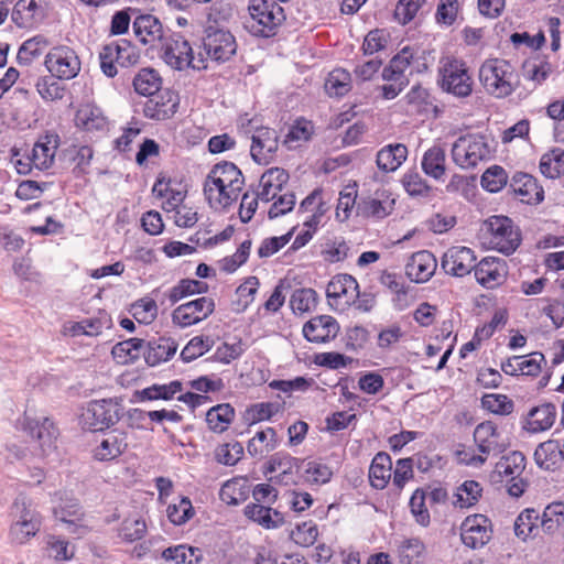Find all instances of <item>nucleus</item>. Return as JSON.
Listing matches in <instances>:
<instances>
[{
	"label": "nucleus",
	"mask_w": 564,
	"mask_h": 564,
	"mask_svg": "<svg viewBox=\"0 0 564 564\" xmlns=\"http://www.w3.org/2000/svg\"><path fill=\"white\" fill-rule=\"evenodd\" d=\"M248 11L243 26L258 37L274 36L285 20L283 8L274 0H250Z\"/></svg>",
	"instance_id": "2"
},
{
	"label": "nucleus",
	"mask_w": 564,
	"mask_h": 564,
	"mask_svg": "<svg viewBox=\"0 0 564 564\" xmlns=\"http://www.w3.org/2000/svg\"><path fill=\"white\" fill-rule=\"evenodd\" d=\"M539 512L534 509H525L514 521V533L518 538L525 540L538 529Z\"/></svg>",
	"instance_id": "54"
},
{
	"label": "nucleus",
	"mask_w": 564,
	"mask_h": 564,
	"mask_svg": "<svg viewBox=\"0 0 564 564\" xmlns=\"http://www.w3.org/2000/svg\"><path fill=\"white\" fill-rule=\"evenodd\" d=\"M123 415L121 403L115 399L93 400L87 403L80 415L84 429L104 431L115 425Z\"/></svg>",
	"instance_id": "6"
},
{
	"label": "nucleus",
	"mask_w": 564,
	"mask_h": 564,
	"mask_svg": "<svg viewBox=\"0 0 564 564\" xmlns=\"http://www.w3.org/2000/svg\"><path fill=\"white\" fill-rule=\"evenodd\" d=\"M133 31L142 44L154 45L156 41L163 40L162 24L152 14L137 17L133 21Z\"/></svg>",
	"instance_id": "31"
},
{
	"label": "nucleus",
	"mask_w": 564,
	"mask_h": 564,
	"mask_svg": "<svg viewBox=\"0 0 564 564\" xmlns=\"http://www.w3.org/2000/svg\"><path fill=\"white\" fill-rule=\"evenodd\" d=\"M12 514L10 540L15 544H24L40 531L42 518L34 508L20 500L14 502Z\"/></svg>",
	"instance_id": "9"
},
{
	"label": "nucleus",
	"mask_w": 564,
	"mask_h": 564,
	"mask_svg": "<svg viewBox=\"0 0 564 564\" xmlns=\"http://www.w3.org/2000/svg\"><path fill=\"white\" fill-rule=\"evenodd\" d=\"M48 556L55 561H68L75 554V549L61 536L48 535L46 540Z\"/></svg>",
	"instance_id": "58"
},
{
	"label": "nucleus",
	"mask_w": 564,
	"mask_h": 564,
	"mask_svg": "<svg viewBox=\"0 0 564 564\" xmlns=\"http://www.w3.org/2000/svg\"><path fill=\"white\" fill-rule=\"evenodd\" d=\"M203 48L212 61L226 62L236 53L237 43L229 31L209 26L205 31Z\"/></svg>",
	"instance_id": "12"
},
{
	"label": "nucleus",
	"mask_w": 564,
	"mask_h": 564,
	"mask_svg": "<svg viewBox=\"0 0 564 564\" xmlns=\"http://www.w3.org/2000/svg\"><path fill=\"white\" fill-rule=\"evenodd\" d=\"M145 341L140 338H129L116 344L112 348L113 358L120 364L134 362L144 351Z\"/></svg>",
	"instance_id": "41"
},
{
	"label": "nucleus",
	"mask_w": 564,
	"mask_h": 564,
	"mask_svg": "<svg viewBox=\"0 0 564 564\" xmlns=\"http://www.w3.org/2000/svg\"><path fill=\"white\" fill-rule=\"evenodd\" d=\"M424 173L434 180H441L445 174V152L438 147L430 148L422 158Z\"/></svg>",
	"instance_id": "44"
},
{
	"label": "nucleus",
	"mask_w": 564,
	"mask_h": 564,
	"mask_svg": "<svg viewBox=\"0 0 564 564\" xmlns=\"http://www.w3.org/2000/svg\"><path fill=\"white\" fill-rule=\"evenodd\" d=\"M475 261L474 250L464 246H455L443 254L441 267L447 274L463 278L475 269Z\"/></svg>",
	"instance_id": "15"
},
{
	"label": "nucleus",
	"mask_w": 564,
	"mask_h": 564,
	"mask_svg": "<svg viewBox=\"0 0 564 564\" xmlns=\"http://www.w3.org/2000/svg\"><path fill=\"white\" fill-rule=\"evenodd\" d=\"M249 492L250 487L246 478H232L221 486L219 498L227 505L237 506L247 500Z\"/></svg>",
	"instance_id": "37"
},
{
	"label": "nucleus",
	"mask_w": 564,
	"mask_h": 564,
	"mask_svg": "<svg viewBox=\"0 0 564 564\" xmlns=\"http://www.w3.org/2000/svg\"><path fill=\"white\" fill-rule=\"evenodd\" d=\"M47 46V40L42 35H36L23 42L18 52V62L29 65L34 58L39 57Z\"/></svg>",
	"instance_id": "51"
},
{
	"label": "nucleus",
	"mask_w": 564,
	"mask_h": 564,
	"mask_svg": "<svg viewBox=\"0 0 564 564\" xmlns=\"http://www.w3.org/2000/svg\"><path fill=\"white\" fill-rule=\"evenodd\" d=\"M317 305V293L313 289H297L290 299V306L295 314L311 312Z\"/></svg>",
	"instance_id": "50"
},
{
	"label": "nucleus",
	"mask_w": 564,
	"mask_h": 564,
	"mask_svg": "<svg viewBox=\"0 0 564 564\" xmlns=\"http://www.w3.org/2000/svg\"><path fill=\"white\" fill-rule=\"evenodd\" d=\"M245 516L267 530L278 529L285 522L284 514L262 503H249L245 507Z\"/></svg>",
	"instance_id": "28"
},
{
	"label": "nucleus",
	"mask_w": 564,
	"mask_h": 564,
	"mask_svg": "<svg viewBox=\"0 0 564 564\" xmlns=\"http://www.w3.org/2000/svg\"><path fill=\"white\" fill-rule=\"evenodd\" d=\"M351 89V75L343 68H336L328 74L325 90L329 96L341 97Z\"/></svg>",
	"instance_id": "47"
},
{
	"label": "nucleus",
	"mask_w": 564,
	"mask_h": 564,
	"mask_svg": "<svg viewBox=\"0 0 564 564\" xmlns=\"http://www.w3.org/2000/svg\"><path fill=\"white\" fill-rule=\"evenodd\" d=\"M182 391V382L178 380L165 384H153L139 392L141 401L171 400Z\"/></svg>",
	"instance_id": "48"
},
{
	"label": "nucleus",
	"mask_w": 564,
	"mask_h": 564,
	"mask_svg": "<svg viewBox=\"0 0 564 564\" xmlns=\"http://www.w3.org/2000/svg\"><path fill=\"white\" fill-rule=\"evenodd\" d=\"M474 441L478 451L486 456L500 454L508 446L501 433L491 421L482 422L476 426Z\"/></svg>",
	"instance_id": "20"
},
{
	"label": "nucleus",
	"mask_w": 564,
	"mask_h": 564,
	"mask_svg": "<svg viewBox=\"0 0 564 564\" xmlns=\"http://www.w3.org/2000/svg\"><path fill=\"white\" fill-rule=\"evenodd\" d=\"M236 412L231 404L220 403L212 406L206 412V424L214 433H224L235 419Z\"/></svg>",
	"instance_id": "36"
},
{
	"label": "nucleus",
	"mask_w": 564,
	"mask_h": 564,
	"mask_svg": "<svg viewBox=\"0 0 564 564\" xmlns=\"http://www.w3.org/2000/svg\"><path fill=\"white\" fill-rule=\"evenodd\" d=\"M564 458L561 445L556 440L541 443L534 452L536 465L545 470H554Z\"/></svg>",
	"instance_id": "34"
},
{
	"label": "nucleus",
	"mask_w": 564,
	"mask_h": 564,
	"mask_svg": "<svg viewBox=\"0 0 564 564\" xmlns=\"http://www.w3.org/2000/svg\"><path fill=\"white\" fill-rule=\"evenodd\" d=\"M44 64L53 77L63 80L75 78L82 67L75 50L66 45H57L51 48L45 56Z\"/></svg>",
	"instance_id": "11"
},
{
	"label": "nucleus",
	"mask_w": 564,
	"mask_h": 564,
	"mask_svg": "<svg viewBox=\"0 0 564 564\" xmlns=\"http://www.w3.org/2000/svg\"><path fill=\"white\" fill-rule=\"evenodd\" d=\"M480 183L484 189L497 193L506 185L507 173L501 166H490L482 174Z\"/></svg>",
	"instance_id": "62"
},
{
	"label": "nucleus",
	"mask_w": 564,
	"mask_h": 564,
	"mask_svg": "<svg viewBox=\"0 0 564 564\" xmlns=\"http://www.w3.org/2000/svg\"><path fill=\"white\" fill-rule=\"evenodd\" d=\"M207 289L208 285L205 282L183 279L170 290L169 300L175 304L188 295L205 293Z\"/></svg>",
	"instance_id": "49"
},
{
	"label": "nucleus",
	"mask_w": 564,
	"mask_h": 564,
	"mask_svg": "<svg viewBox=\"0 0 564 564\" xmlns=\"http://www.w3.org/2000/svg\"><path fill=\"white\" fill-rule=\"evenodd\" d=\"M556 409L551 403L539 405L531 410L529 415V430L533 433L549 430L555 421Z\"/></svg>",
	"instance_id": "43"
},
{
	"label": "nucleus",
	"mask_w": 564,
	"mask_h": 564,
	"mask_svg": "<svg viewBox=\"0 0 564 564\" xmlns=\"http://www.w3.org/2000/svg\"><path fill=\"white\" fill-rule=\"evenodd\" d=\"M408 158V148L402 143L384 145L377 153L376 163L382 172H394Z\"/></svg>",
	"instance_id": "32"
},
{
	"label": "nucleus",
	"mask_w": 564,
	"mask_h": 564,
	"mask_svg": "<svg viewBox=\"0 0 564 564\" xmlns=\"http://www.w3.org/2000/svg\"><path fill=\"white\" fill-rule=\"evenodd\" d=\"M177 343L170 337H159L147 341V349L143 351L148 366L155 367L169 361L177 351Z\"/></svg>",
	"instance_id": "27"
},
{
	"label": "nucleus",
	"mask_w": 564,
	"mask_h": 564,
	"mask_svg": "<svg viewBox=\"0 0 564 564\" xmlns=\"http://www.w3.org/2000/svg\"><path fill=\"white\" fill-rule=\"evenodd\" d=\"M169 520L175 525H182L194 516L192 501L182 497L177 503H171L166 509Z\"/></svg>",
	"instance_id": "56"
},
{
	"label": "nucleus",
	"mask_w": 564,
	"mask_h": 564,
	"mask_svg": "<svg viewBox=\"0 0 564 564\" xmlns=\"http://www.w3.org/2000/svg\"><path fill=\"white\" fill-rule=\"evenodd\" d=\"M41 18L40 7L35 0H19L12 12V20L20 28L30 26Z\"/></svg>",
	"instance_id": "45"
},
{
	"label": "nucleus",
	"mask_w": 564,
	"mask_h": 564,
	"mask_svg": "<svg viewBox=\"0 0 564 564\" xmlns=\"http://www.w3.org/2000/svg\"><path fill=\"white\" fill-rule=\"evenodd\" d=\"M25 429L39 442L43 457L50 456L56 449L57 430L48 417L42 420L25 417Z\"/></svg>",
	"instance_id": "22"
},
{
	"label": "nucleus",
	"mask_w": 564,
	"mask_h": 564,
	"mask_svg": "<svg viewBox=\"0 0 564 564\" xmlns=\"http://www.w3.org/2000/svg\"><path fill=\"white\" fill-rule=\"evenodd\" d=\"M161 57L166 65L176 70H183L188 67L199 70L207 67L202 54L199 53L195 57L188 41L177 33L162 40Z\"/></svg>",
	"instance_id": "4"
},
{
	"label": "nucleus",
	"mask_w": 564,
	"mask_h": 564,
	"mask_svg": "<svg viewBox=\"0 0 564 564\" xmlns=\"http://www.w3.org/2000/svg\"><path fill=\"white\" fill-rule=\"evenodd\" d=\"M389 43V33L383 29H375L365 36L361 50L364 55H373L386 50Z\"/></svg>",
	"instance_id": "61"
},
{
	"label": "nucleus",
	"mask_w": 564,
	"mask_h": 564,
	"mask_svg": "<svg viewBox=\"0 0 564 564\" xmlns=\"http://www.w3.org/2000/svg\"><path fill=\"white\" fill-rule=\"evenodd\" d=\"M474 274L481 286L491 290L506 281L508 265L501 258L485 257L475 265Z\"/></svg>",
	"instance_id": "16"
},
{
	"label": "nucleus",
	"mask_w": 564,
	"mask_h": 564,
	"mask_svg": "<svg viewBox=\"0 0 564 564\" xmlns=\"http://www.w3.org/2000/svg\"><path fill=\"white\" fill-rule=\"evenodd\" d=\"M215 311V301L202 296L178 305L172 313V322L182 327H189L209 317Z\"/></svg>",
	"instance_id": "13"
},
{
	"label": "nucleus",
	"mask_w": 564,
	"mask_h": 564,
	"mask_svg": "<svg viewBox=\"0 0 564 564\" xmlns=\"http://www.w3.org/2000/svg\"><path fill=\"white\" fill-rule=\"evenodd\" d=\"M180 105L178 95L171 89H162L143 105L144 117L152 120H166L174 116Z\"/></svg>",
	"instance_id": "17"
},
{
	"label": "nucleus",
	"mask_w": 564,
	"mask_h": 564,
	"mask_svg": "<svg viewBox=\"0 0 564 564\" xmlns=\"http://www.w3.org/2000/svg\"><path fill=\"white\" fill-rule=\"evenodd\" d=\"M128 447V433L120 429H115L102 434L94 448V458L99 462H110L121 456Z\"/></svg>",
	"instance_id": "18"
},
{
	"label": "nucleus",
	"mask_w": 564,
	"mask_h": 564,
	"mask_svg": "<svg viewBox=\"0 0 564 564\" xmlns=\"http://www.w3.org/2000/svg\"><path fill=\"white\" fill-rule=\"evenodd\" d=\"M131 314L137 322L141 324H150L158 316V305L153 299L143 297L131 306Z\"/></svg>",
	"instance_id": "57"
},
{
	"label": "nucleus",
	"mask_w": 564,
	"mask_h": 564,
	"mask_svg": "<svg viewBox=\"0 0 564 564\" xmlns=\"http://www.w3.org/2000/svg\"><path fill=\"white\" fill-rule=\"evenodd\" d=\"M479 80L485 90L496 97L510 96L518 84L513 66L506 59H487L479 68Z\"/></svg>",
	"instance_id": "3"
},
{
	"label": "nucleus",
	"mask_w": 564,
	"mask_h": 564,
	"mask_svg": "<svg viewBox=\"0 0 564 564\" xmlns=\"http://www.w3.org/2000/svg\"><path fill=\"white\" fill-rule=\"evenodd\" d=\"M394 205V199L383 192H377L375 197L365 199L360 205L361 212L365 216L373 217L377 219L388 216Z\"/></svg>",
	"instance_id": "39"
},
{
	"label": "nucleus",
	"mask_w": 564,
	"mask_h": 564,
	"mask_svg": "<svg viewBox=\"0 0 564 564\" xmlns=\"http://www.w3.org/2000/svg\"><path fill=\"white\" fill-rule=\"evenodd\" d=\"M491 521L484 514L468 516L460 525L462 542L469 549H481L491 540Z\"/></svg>",
	"instance_id": "14"
},
{
	"label": "nucleus",
	"mask_w": 564,
	"mask_h": 564,
	"mask_svg": "<svg viewBox=\"0 0 564 564\" xmlns=\"http://www.w3.org/2000/svg\"><path fill=\"white\" fill-rule=\"evenodd\" d=\"M279 444L276 432L272 427L259 431L249 441L247 451L252 457H262L274 451Z\"/></svg>",
	"instance_id": "38"
},
{
	"label": "nucleus",
	"mask_w": 564,
	"mask_h": 564,
	"mask_svg": "<svg viewBox=\"0 0 564 564\" xmlns=\"http://www.w3.org/2000/svg\"><path fill=\"white\" fill-rule=\"evenodd\" d=\"M525 468V457L521 452L514 451L502 456L496 464L492 478L495 481L514 480Z\"/></svg>",
	"instance_id": "29"
},
{
	"label": "nucleus",
	"mask_w": 564,
	"mask_h": 564,
	"mask_svg": "<svg viewBox=\"0 0 564 564\" xmlns=\"http://www.w3.org/2000/svg\"><path fill=\"white\" fill-rule=\"evenodd\" d=\"M55 518L68 525V532L83 535L86 528L78 524L83 513L78 501L74 498H67L54 508Z\"/></svg>",
	"instance_id": "30"
},
{
	"label": "nucleus",
	"mask_w": 564,
	"mask_h": 564,
	"mask_svg": "<svg viewBox=\"0 0 564 564\" xmlns=\"http://www.w3.org/2000/svg\"><path fill=\"white\" fill-rule=\"evenodd\" d=\"M214 340L209 337L195 336L181 351V359L184 362H191L196 358L203 356L205 352L212 349Z\"/></svg>",
	"instance_id": "53"
},
{
	"label": "nucleus",
	"mask_w": 564,
	"mask_h": 564,
	"mask_svg": "<svg viewBox=\"0 0 564 564\" xmlns=\"http://www.w3.org/2000/svg\"><path fill=\"white\" fill-rule=\"evenodd\" d=\"M481 495V487L475 480H466L458 488L456 492L455 505L460 508H468L474 506Z\"/></svg>",
	"instance_id": "55"
},
{
	"label": "nucleus",
	"mask_w": 564,
	"mask_h": 564,
	"mask_svg": "<svg viewBox=\"0 0 564 564\" xmlns=\"http://www.w3.org/2000/svg\"><path fill=\"white\" fill-rule=\"evenodd\" d=\"M250 154L254 162L268 164L279 147V137L274 129L258 128L252 134Z\"/></svg>",
	"instance_id": "19"
},
{
	"label": "nucleus",
	"mask_w": 564,
	"mask_h": 564,
	"mask_svg": "<svg viewBox=\"0 0 564 564\" xmlns=\"http://www.w3.org/2000/svg\"><path fill=\"white\" fill-rule=\"evenodd\" d=\"M339 326L329 315L313 317L303 326V335L311 343H327L337 336Z\"/></svg>",
	"instance_id": "24"
},
{
	"label": "nucleus",
	"mask_w": 564,
	"mask_h": 564,
	"mask_svg": "<svg viewBox=\"0 0 564 564\" xmlns=\"http://www.w3.org/2000/svg\"><path fill=\"white\" fill-rule=\"evenodd\" d=\"M318 536V528L312 520L302 522L291 532V539L299 545L308 547L315 543Z\"/></svg>",
	"instance_id": "59"
},
{
	"label": "nucleus",
	"mask_w": 564,
	"mask_h": 564,
	"mask_svg": "<svg viewBox=\"0 0 564 564\" xmlns=\"http://www.w3.org/2000/svg\"><path fill=\"white\" fill-rule=\"evenodd\" d=\"M392 476V462L389 454L380 452L373 457L369 468V480L376 489H383Z\"/></svg>",
	"instance_id": "35"
},
{
	"label": "nucleus",
	"mask_w": 564,
	"mask_h": 564,
	"mask_svg": "<svg viewBox=\"0 0 564 564\" xmlns=\"http://www.w3.org/2000/svg\"><path fill=\"white\" fill-rule=\"evenodd\" d=\"M513 189L527 203L543 200V189L538 186L536 180L529 174H519L513 177Z\"/></svg>",
	"instance_id": "40"
},
{
	"label": "nucleus",
	"mask_w": 564,
	"mask_h": 564,
	"mask_svg": "<svg viewBox=\"0 0 564 564\" xmlns=\"http://www.w3.org/2000/svg\"><path fill=\"white\" fill-rule=\"evenodd\" d=\"M437 260L429 250L414 252L405 264V274L411 281L424 283L435 273Z\"/></svg>",
	"instance_id": "23"
},
{
	"label": "nucleus",
	"mask_w": 564,
	"mask_h": 564,
	"mask_svg": "<svg viewBox=\"0 0 564 564\" xmlns=\"http://www.w3.org/2000/svg\"><path fill=\"white\" fill-rule=\"evenodd\" d=\"M441 88L458 98L468 97L473 91V78L466 63L455 57H444L440 65Z\"/></svg>",
	"instance_id": "5"
},
{
	"label": "nucleus",
	"mask_w": 564,
	"mask_h": 564,
	"mask_svg": "<svg viewBox=\"0 0 564 564\" xmlns=\"http://www.w3.org/2000/svg\"><path fill=\"white\" fill-rule=\"evenodd\" d=\"M139 53L137 48L124 39L112 41L104 45L99 53L100 68L107 77H115L118 74L117 65L129 67L138 63Z\"/></svg>",
	"instance_id": "8"
},
{
	"label": "nucleus",
	"mask_w": 564,
	"mask_h": 564,
	"mask_svg": "<svg viewBox=\"0 0 564 564\" xmlns=\"http://www.w3.org/2000/svg\"><path fill=\"white\" fill-rule=\"evenodd\" d=\"M490 246L503 254L513 253L521 242L519 229L506 216H491L486 221Z\"/></svg>",
	"instance_id": "10"
},
{
	"label": "nucleus",
	"mask_w": 564,
	"mask_h": 564,
	"mask_svg": "<svg viewBox=\"0 0 564 564\" xmlns=\"http://www.w3.org/2000/svg\"><path fill=\"white\" fill-rule=\"evenodd\" d=\"M289 173L281 167H271L260 177L258 197L268 203L276 197L289 181Z\"/></svg>",
	"instance_id": "26"
},
{
	"label": "nucleus",
	"mask_w": 564,
	"mask_h": 564,
	"mask_svg": "<svg viewBox=\"0 0 564 564\" xmlns=\"http://www.w3.org/2000/svg\"><path fill=\"white\" fill-rule=\"evenodd\" d=\"M491 156V148L481 134L459 137L452 147L453 161L462 169H473Z\"/></svg>",
	"instance_id": "7"
},
{
	"label": "nucleus",
	"mask_w": 564,
	"mask_h": 564,
	"mask_svg": "<svg viewBox=\"0 0 564 564\" xmlns=\"http://www.w3.org/2000/svg\"><path fill=\"white\" fill-rule=\"evenodd\" d=\"M59 138L57 134H45L41 137L32 149L30 156L32 165L40 171L48 170L54 163Z\"/></svg>",
	"instance_id": "25"
},
{
	"label": "nucleus",
	"mask_w": 564,
	"mask_h": 564,
	"mask_svg": "<svg viewBox=\"0 0 564 564\" xmlns=\"http://www.w3.org/2000/svg\"><path fill=\"white\" fill-rule=\"evenodd\" d=\"M75 123L78 128L86 131H100L106 129L107 118L99 107L86 104L76 111Z\"/></svg>",
	"instance_id": "33"
},
{
	"label": "nucleus",
	"mask_w": 564,
	"mask_h": 564,
	"mask_svg": "<svg viewBox=\"0 0 564 564\" xmlns=\"http://www.w3.org/2000/svg\"><path fill=\"white\" fill-rule=\"evenodd\" d=\"M245 350V344L241 339H236L234 343L225 341L215 350L213 360L221 364H229L232 360L238 359Z\"/></svg>",
	"instance_id": "63"
},
{
	"label": "nucleus",
	"mask_w": 564,
	"mask_h": 564,
	"mask_svg": "<svg viewBox=\"0 0 564 564\" xmlns=\"http://www.w3.org/2000/svg\"><path fill=\"white\" fill-rule=\"evenodd\" d=\"M540 171L549 178L564 174V150L555 148L544 153L540 160Z\"/></svg>",
	"instance_id": "46"
},
{
	"label": "nucleus",
	"mask_w": 564,
	"mask_h": 564,
	"mask_svg": "<svg viewBox=\"0 0 564 564\" xmlns=\"http://www.w3.org/2000/svg\"><path fill=\"white\" fill-rule=\"evenodd\" d=\"M313 133V124L305 119H299L289 129L283 143L289 148H296L301 142L310 140Z\"/></svg>",
	"instance_id": "52"
},
{
	"label": "nucleus",
	"mask_w": 564,
	"mask_h": 564,
	"mask_svg": "<svg viewBox=\"0 0 564 564\" xmlns=\"http://www.w3.org/2000/svg\"><path fill=\"white\" fill-rule=\"evenodd\" d=\"M245 178L241 171L231 162L214 165L204 183V194L209 205L215 209H224L236 202Z\"/></svg>",
	"instance_id": "1"
},
{
	"label": "nucleus",
	"mask_w": 564,
	"mask_h": 564,
	"mask_svg": "<svg viewBox=\"0 0 564 564\" xmlns=\"http://www.w3.org/2000/svg\"><path fill=\"white\" fill-rule=\"evenodd\" d=\"M402 184L410 196H429L431 186L417 171H408L402 177Z\"/></svg>",
	"instance_id": "60"
},
{
	"label": "nucleus",
	"mask_w": 564,
	"mask_h": 564,
	"mask_svg": "<svg viewBox=\"0 0 564 564\" xmlns=\"http://www.w3.org/2000/svg\"><path fill=\"white\" fill-rule=\"evenodd\" d=\"M162 79L159 73L152 68H143L133 78L135 93L151 97L161 89Z\"/></svg>",
	"instance_id": "42"
},
{
	"label": "nucleus",
	"mask_w": 564,
	"mask_h": 564,
	"mask_svg": "<svg viewBox=\"0 0 564 564\" xmlns=\"http://www.w3.org/2000/svg\"><path fill=\"white\" fill-rule=\"evenodd\" d=\"M410 510L415 521L422 525L427 527L431 521L430 512L425 507V491L416 489L410 498Z\"/></svg>",
	"instance_id": "64"
},
{
	"label": "nucleus",
	"mask_w": 564,
	"mask_h": 564,
	"mask_svg": "<svg viewBox=\"0 0 564 564\" xmlns=\"http://www.w3.org/2000/svg\"><path fill=\"white\" fill-rule=\"evenodd\" d=\"M358 282L350 274H337L328 282L326 296L336 305H350L358 296Z\"/></svg>",
	"instance_id": "21"
}]
</instances>
